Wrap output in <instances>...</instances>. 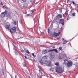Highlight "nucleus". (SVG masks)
I'll return each instance as SVG.
<instances>
[{"label":"nucleus","mask_w":78,"mask_h":78,"mask_svg":"<svg viewBox=\"0 0 78 78\" xmlns=\"http://www.w3.org/2000/svg\"><path fill=\"white\" fill-rule=\"evenodd\" d=\"M76 8H78V6H76Z\"/></svg>","instance_id":"nucleus-51"},{"label":"nucleus","mask_w":78,"mask_h":78,"mask_svg":"<svg viewBox=\"0 0 78 78\" xmlns=\"http://www.w3.org/2000/svg\"><path fill=\"white\" fill-rule=\"evenodd\" d=\"M39 71L40 72V73H41V75H42V71L40 70H39Z\"/></svg>","instance_id":"nucleus-32"},{"label":"nucleus","mask_w":78,"mask_h":78,"mask_svg":"<svg viewBox=\"0 0 78 78\" xmlns=\"http://www.w3.org/2000/svg\"><path fill=\"white\" fill-rule=\"evenodd\" d=\"M3 13L6 15V14H7L8 13V10H5V12H3Z\"/></svg>","instance_id":"nucleus-19"},{"label":"nucleus","mask_w":78,"mask_h":78,"mask_svg":"<svg viewBox=\"0 0 78 78\" xmlns=\"http://www.w3.org/2000/svg\"><path fill=\"white\" fill-rule=\"evenodd\" d=\"M16 30H17V27H14L10 29V31L12 33H15V32H16Z\"/></svg>","instance_id":"nucleus-3"},{"label":"nucleus","mask_w":78,"mask_h":78,"mask_svg":"<svg viewBox=\"0 0 78 78\" xmlns=\"http://www.w3.org/2000/svg\"><path fill=\"white\" fill-rule=\"evenodd\" d=\"M55 64L57 66H59V63L58 62H57V63H55Z\"/></svg>","instance_id":"nucleus-24"},{"label":"nucleus","mask_w":78,"mask_h":78,"mask_svg":"<svg viewBox=\"0 0 78 78\" xmlns=\"http://www.w3.org/2000/svg\"><path fill=\"white\" fill-rule=\"evenodd\" d=\"M67 2L68 5H70L72 4V2L71 1H68Z\"/></svg>","instance_id":"nucleus-20"},{"label":"nucleus","mask_w":78,"mask_h":78,"mask_svg":"<svg viewBox=\"0 0 78 78\" xmlns=\"http://www.w3.org/2000/svg\"><path fill=\"white\" fill-rule=\"evenodd\" d=\"M49 30H50V29H48V33H49V34H50L51 36H52V34H53V33H51V32H50V31Z\"/></svg>","instance_id":"nucleus-18"},{"label":"nucleus","mask_w":78,"mask_h":78,"mask_svg":"<svg viewBox=\"0 0 78 78\" xmlns=\"http://www.w3.org/2000/svg\"><path fill=\"white\" fill-rule=\"evenodd\" d=\"M73 64V63L72 61H69L68 63L67 64L66 66L68 67H71L72 65Z\"/></svg>","instance_id":"nucleus-4"},{"label":"nucleus","mask_w":78,"mask_h":78,"mask_svg":"<svg viewBox=\"0 0 78 78\" xmlns=\"http://www.w3.org/2000/svg\"><path fill=\"white\" fill-rule=\"evenodd\" d=\"M28 6V4L27 3H24L23 4V7L24 8H27Z\"/></svg>","instance_id":"nucleus-13"},{"label":"nucleus","mask_w":78,"mask_h":78,"mask_svg":"<svg viewBox=\"0 0 78 78\" xmlns=\"http://www.w3.org/2000/svg\"><path fill=\"white\" fill-rule=\"evenodd\" d=\"M56 19L59 20V19H62V15L61 14H59L56 16Z\"/></svg>","instance_id":"nucleus-6"},{"label":"nucleus","mask_w":78,"mask_h":78,"mask_svg":"<svg viewBox=\"0 0 78 78\" xmlns=\"http://www.w3.org/2000/svg\"><path fill=\"white\" fill-rule=\"evenodd\" d=\"M56 2H55L54 3V4L53 5H56Z\"/></svg>","instance_id":"nucleus-43"},{"label":"nucleus","mask_w":78,"mask_h":78,"mask_svg":"<svg viewBox=\"0 0 78 78\" xmlns=\"http://www.w3.org/2000/svg\"><path fill=\"white\" fill-rule=\"evenodd\" d=\"M73 12V9H72L71 10L70 12V13L72 14V12Z\"/></svg>","instance_id":"nucleus-27"},{"label":"nucleus","mask_w":78,"mask_h":78,"mask_svg":"<svg viewBox=\"0 0 78 78\" xmlns=\"http://www.w3.org/2000/svg\"><path fill=\"white\" fill-rule=\"evenodd\" d=\"M77 63L75 64H74V65L76 67V66H77Z\"/></svg>","instance_id":"nucleus-39"},{"label":"nucleus","mask_w":78,"mask_h":78,"mask_svg":"<svg viewBox=\"0 0 78 78\" xmlns=\"http://www.w3.org/2000/svg\"><path fill=\"white\" fill-rule=\"evenodd\" d=\"M15 78H17V75H16Z\"/></svg>","instance_id":"nucleus-47"},{"label":"nucleus","mask_w":78,"mask_h":78,"mask_svg":"<svg viewBox=\"0 0 78 78\" xmlns=\"http://www.w3.org/2000/svg\"><path fill=\"white\" fill-rule=\"evenodd\" d=\"M59 24H62V25H64V20L62 19L60 20Z\"/></svg>","instance_id":"nucleus-5"},{"label":"nucleus","mask_w":78,"mask_h":78,"mask_svg":"<svg viewBox=\"0 0 78 78\" xmlns=\"http://www.w3.org/2000/svg\"><path fill=\"white\" fill-rule=\"evenodd\" d=\"M67 20H69V19H68V18L67 19Z\"/></svg>","instance_id":"nucleus-55"},{"label":"nucleus","mask_w":78,"mask_h":78,"mask_svg":"<svg viewBox=\"0 0 78 78\" xmlns=\"http://www.w3.org/2000/svg\"><path fill=\"white\" fill-rule=\"evenodd\" d=\"M31 16V14H27V16Z\"/></svg>","instance_id":"nucleus-33"},{"label":"nucleus","mask_w":78,"mask_h":78,"mask_svg":"<svg viewBox=\"0 0 78 78\" xmlns=\"http://www.w3.org/2000/svg\"><path fill=\"white\" fill-rule=\"evenodd\" d=\"M44 34V32H41L40 33V34Z\"/></svg>","instance_id":"nucleus-37"},{"label":"nucleus","mask_w":78,"mask_h":78,"mask_svg":"<svg viewBox=\"0 0 78 78\" xmlns=\"http://www.w3.org/2000/svg\"><path fill=\"white\" fill-rule=\"evenodd\" d=\"M73 3L74 4V5H75V2H74V1L73 2Z\"/></svg>","instance_id":"nucleus-41"},{"label":"nucleus","mask_w":78,"mask_h":78,"mask_svg":"<svg viewBox=\"0 0 78 78\" xmlns=\"http://www.w3.org/2000/svg\"><path fill=\"white\" fill-rule=\"evenodd\" d=\"M31 11H32V12H34V11H36V10H35V9H34L32 10Z\"/></svg>","instance_id":"nucleus-31"},{"label":"nucleus","mask_w":78,"mask_h":78,"mask_svg":"<svg viewBox=\"0 0 78 78\" xmlns=\"http://www.w3.org/2000/svg\"><path fill=\"white\" fill-rule=\"evenodd\" d=\"M64 63H63V64H65V66H67V64L69 61L68 60V59H66L64 60Z\"/></svg>","instance_id":"nucleus-9"},{"label":"nucleus","mask_w":78,"mask_h":78,"mask_svg":"<svg viewBox=\"0 0 78 78\" xmlns=\"http://www.w3.org/2000/svg\"><path fill=\"white\" fill-rule=\"evenodd\" d=\"M51 69H52V68H51V69H50V71H53V70H51Z\"/></svg>","instance_id":"nucleus-48"},{"label":"nucleus","mask_w":78,"mask_h":78,"mask_svg":"<svg viewBox=\"0 0 78 78\" xmlns=\"http://www.w3.org/2000/svg\"><path fill=\"white\" fill-rule=\"evenodd\" d=\"M57 39H59V38H57Z\"/></svg>","instance_id":"nucleus-53"},{"label":"nucleus","mask_w":78,"mask_h":78,"mask_svg":"<svg viewBox=\"0 0 78 78\" xmlns=\"http://www.w3.org/2000/svg\"><path fill=\"white\" fill-rule=\"evenodd\" d=\"M34 0H30V2L31 3V4H33L34 3Z\"/></svg>","instance_id":"nucleus-23"},{"label":"nucleus","mask_w":78,"mask_h":78,"mask_svg":"<svg viewBox=\"0 0 78 78\" xmlns=\"http://www.w3.org/2000/svg\"><path fill=\"white\" fill-rule=\"evenodd\" d=\"M47 63H48L47 64V66H49V67H51V61H47Z\"/></svg>","instance_id":"nucleus-12"},{"label":"nucleus","mask_w":78,"mask_h":78,"mask_svg":"<svg viewBox=\"0 0 78 78\" xmlns=\"http://www.w3.org/2000/svg\"><path fill=\"white\" fill-rule=\"evenodd\" d=\"M32 55L34 56V57H35V55H34V53H32Z\"/></svg>","instance_id":"nucleus-40"},{"label":"nucleus","mask_w":78,"mask_h":78,"mask_svg":"<svg viewBox=\"0 0 78 78\" xmlns=\"http://www.w3.org/2000/svg\"><path fill=\"white\" fill-rule=\"evenodd\" d=\"M25 58H26V59H27V56H25Z\"/></svg>","instance_id":"nucleus-49"},{"label":"nucleus","mask_w":78,"mask_h":78,"mask_svg":"<svg viewBox=\"0 0 78 78\" xmlns=\"http://www.w3.org/2000/svg\"><path fill=\"white\" fill-rule=\"evenodd\" d=\"M30 60H31V61H33V59H30Z\"/></svg>","instance_id":"nucleus-50"},{"label":"nucleus","mask_w":78,"mask_h":78,"mask_svg":"<svg viewBox=\"0 0 78 78\" xmlns=\"http://www.w3.org/2000/svg\"><path fill=\"white\" fill-rule=\"evenodd\" d=\"M61 32H59L58 33H56L55 32L53 34V36H55V37H57V36H58L60 34Z\"/></svg>","instance_id":"nucleus-8"},{"label":"nucleus","mask_w":78,"mask_h":78,"mask_svg":"<svg viewBox=\"0 0 78 78\" xmlns=\"http://www.w3.org/2000/svg\"><path fill=\"white\" fill-rule=\"evenodd\" d=\"M23 64L24 67H25V66H26V64H25V62L23 63Z\"/></svg>","instance_id":"nucleus-26"},{"label":"nucleus","mask_w":78,"mask_h":78,"mask_svg":"<svg viewBox=\"0 0 78 78\" xmlns=\"http://www.w3.org/2000/svg\"><path fill=\"white\" fill-rule=\"evenodd\" d=\"M56 72L58 73H62L64 72V70L62 69V68L60 67H58L56 69Z\"/></svg>","instance_id":"nucleus-2"},{"label":"nucleus","mask_w":78,"mask_h":78,"mask_svg":"<svg viewBox=\"0 0 78 78\" xmlns=\"http://www.w3.org/2000/svg\"><path fill=\"white\" fill-rule=\"evenodd\" d=\"M27 56H28V55L27 54Z\"/></svg>","instance_id":"nucleus-54"},{"label":"nucleus","mask_w":78,"mask_h":78,"mask_svg":"<svg viewBox=\"0 0 78 78\" xmlns=\"http://www.w3.org/2000/svg\"><path fill=\"white\" fill-rule=\"evenodd\" d=\"M59 50H60L62 51V47H60L59 48Z\"/></svg>","instance_id":"nucleus-28"},{"label":"nucleus","mask_w":78,"mask_h":78,"mask_svg":"<svg viewBox=\"0 0 78 78\" xmlns=\"http://www.w3.org/2000/svg\"><path fill=\"white\" fill-rule=\"evenodd\" d=\"M13 24L15 25H16V24H17V22H16V21H14L13 23Z\"/></svg>","instance_id":"nucleus-25"},{"label":"nucleus","mask_w":78,"mask_h":78,"mask_svg":"<svg viewBox=\"0 0 78 78\" xmlns=\"http://www.w3.org/2000/svg\"><path fill=\"white\" fill-rule=\"evenodd\" d=\"M15 51V55H18V54H17V51H16V50L14 49Z\"/></svg>","instance_id":"nucleus-22"},{"label":"nucleus","mask_w":78,"mask_h":78,"mask_svg":"<svg viewBox=\"0 0 78 78\" xmlns=\"http://www.w3.org/2000/svg\"><path fill=\"white\" fill-rule=\"evenodd\" d=\"M61 30H62V27H61Z\"/></svg>","instance_id":"nucleus-46"},{"label":"nucleus","mask_w":78,"mask_h":78,"mask_svg":"<svg viewBox=\"0 0 78 78\" xmlns=\"http://www.w3.org/2000/svg\"><path fill=\"white\" fill-rule=\"evenodd\" d=\"M22 51L23 53H24V50H22Z\"/></svg>","instance_id":"nucleus-42"},{"label":"nucleus","mask_w":78,"mask_h":78,"mask_svg":"<svg viewBox=\"0 0 78 78\" xmlns=\"http://www.w3.org/2000/svg\"><path fill=\"white\" fill-rule=\"evenodd\" d=\"M50 51H55L56 53H58V50L56 49H54L52 50H49L48 51V52H50Z\"/></svg>","instance_id":"nucleus-7"},{"label":"nucleus","mask_w":78,"mask_h":78,"mask_svg":"<svg viewBox=\"0 0 78 78\" xmlns=\"http://www.w3.org/2000/svg\"><path fill=\"white\" fill-rule=\"evenodd\" d=\"M24 51H26V52H27V49H26V48L24 49Z\"/></svg>","instance_id":"nucleus-38"},{"label":"nucleus","mask_w":78,"mask_h":78,"mask_svg":"<svg viewBox=\"0 0 78 78\" xmlns=\"http://www.w3.org/2000/svg\"><path fill=\"white\" fill-rule=\"evenodd\" d=\"M64 39V38H63L62 39V41H63V42H63L64 44H66V43H67V41H66Z\"/></svg>","instance_id":"nucleus-16"},{"label":"nucleus","mask_w":78,"mask_h":78,"mask_svg":"<svg viewBox=\"0 0 78 78\" xmlns=\"http://www.w3.org/2000/svg\"><path fill=\"white\" fill-rule=\"evenodd\" d=\"M5 14H4L3 12H2L0 15V16L2 18L4 17L5 16Z\"/></svg>","instance_id":"nucleus-14"},{"label":"nucleus","mask_w":78,"mask_h":78,"mask_svg":"<svg viewBox=\"0 0 78 78\" xmlns=\"http://www.w3.org/2000/svg\"><path fill=\"white\" fill-rule=\"evenodd\" d=\"M5 27L6 29H9V30L10 29V26L9 25H7L5 26Z\"/></svg>","instance_id":"nucleus-15"},{"label":"nucleus","mask_w":78,"mask_h":78,"mask_svg":"<svg viewBox=\"0 0 78 78\" xmlns=\"http://www.w3.org/2000/svg\"><path fill=\"white\" fill-rule=\"evenodd\" d=\"M1 5H3V2H1Z\"/></svg>","instance_id":"nucleus-44"},{"label":"nucleus","mask_w":78,"mask_h":78,"mask_svg":"<svg viewBox=\"0 0 78 78\" xmlns=\"http://www.w3.org/2000/svg\"><path fill=\"white\" fill-rule=\"evenodd\" d=\"M39 62L41 64V65H44V64H47V57L46 56L43 57L41 60L39 61Z\"/></svg>","instance_id":"nucleus-1"},{"label":"nucleus","mask_w":78,"mask_h":78,"mask_svg":"<svg viewBox=\"0 0 78 78\" xmlns=\"http://www.w3.org/2000/svg\"><path fill=\"white\" fill-rule=\"evenodd\" d=\"M55 48V46H53L52 47V48Z\"/></svg>","instance_id":"nucleus-45"},{"label":"nucleus","mask_w":78,"mask_h":78,"mask_svg":"<svg viewBox=\"0 0 78 78\" xmlns=\"http://www.w3.org/2000/svg\"><path fill=\"white\" fill-rule=\"evenodd\" d=\"M75 14H76L75 13H73L72 14V15H73V16H75Z\"/></svg>","instance_id":"nucleus-29"},{"label":"nucleus","mask_w":78,"mask_h":78,"mask_svg":"<svg viewBox=\"0 0 78 78\" xmlns=\"http://www.w3.org/2000/svg\"><path fill=\"white\" fill-rule=\"evenodd\" d=\"M64 14H66H66H67V12L66 11L65 13L63 14V15H64Z\"/></svg>","instance_id":"nucleus-34"},{"label":"nucleus","mask_w":78,"mask_h":78,"mask_svg":"<svg viewBox=\"0 0 78 78\" xmlns=\"http://www.w3.org/2000/svg\"><path fill=\"white\" fill-rule=\"evenodd\" d=\"M51 58L52 59H53L54 58H55V53L54 52L52 53H51Z\"/></svg>","instance_id":"nucleus-11"},{"label":"nucleus","mask_w":78,"mask_h":78,"mask_svg":"<svg viewBox=\"0 0 78 78\" xmlns=\"http://www.w3.org/2000/svg\"><path fill=\"white\" fill-rule=\"evenodd\" d=\"M7 15L8 16V17H11V14L9 13H8L7 14Z\"/></svg>","instance_id":"nucleus-21"},{"label":"nucleus","mask_w":78,"mask_h":78,"mask_svg":"<svg viewBox=\"0 0 78 78\" xmlns=\"http://www.w3.org/2000/svg\"><path fill=\"white\" fill-rule=\"evenodd\" d=\"M27 53H28V54H30V52H29V51H28V50H27V51L26 52Z\"/></svg>","instance_id":"nucleus-30"},{"label":"nucleus","mask_w":78,"mask_h":78,"mask_svg":"<svg viewBox=\"0 0 78 78\" xmlns=\"http://www.w3.org/2000/svg\"><path fill=\"white\" fill-rule=\"evenodd\" d=\"M3 69H2V76H5V72H4V70H3Z\"/></svg>","instance_id":"nucleus-10"},{"label":"nucleus","mask_w":78,"mask_h":78,"mask_svg":"<svg viewBox=\"0 0 78 78\" xmlns=\"http://www.w3.org/2000/svg\"><path fill=\"white\" fill-rule=\"evenodd\" d=\"M41 70H42V69H41Z\"/></svg>","instance_id":"nucleus-56"},{"label":"nucleus","mask_w":78,"mask_h":78,"mask_svg":"<svg viewBox=\"0 0 78 78\" xmlns=\"http://www.w3.org/2000/svg\"><path fill=\"white\" fill-rule=\"evenodd\" d=\"M23 2H27V0H22Z\"/></svg>","instance_id":"nucleus-35"},{"label":"nucleus","mask_w":78,"mask_h":78,"mask_svg":"<svg viewBox=\"0 0 78 78\" xmlns=\"http://www.w3.org/2000/svg\"><path fill=\"white\" fill-rule=\"evenodd\" d=\"M53 43H50L51 44H53Z\"/></svg>","instance_id":"nucleus-52"},{"label":"nucleus","mask_w":78,"mask_h":78,"mask_svg":"<svg viewBox=\"0 0 78 78\" xmlns=\"http://www.w3.org/2000/svg\"><path fill=\"white\" fill-rule=\"evenodd\" d=\"M59 12L60 13H61L62 12V9H60L59 10Z\"/></svg>","instance_id":"nucleus-36"},{"label":"nucleus","mask_w":78,"mask_h":78,"mask_svg":"<svg viewBox=\"0 0 78 78\" xmlns=\"http://www.w3.org/2000/svg\"><path fill=\"white\" fill-rule=\"evenodd\" d=\"M42 51H43V53H44V54L47 53L48 52H47V50H43Z\"/></svg>","instance_id":"nucleus-17"}]
</instances>
